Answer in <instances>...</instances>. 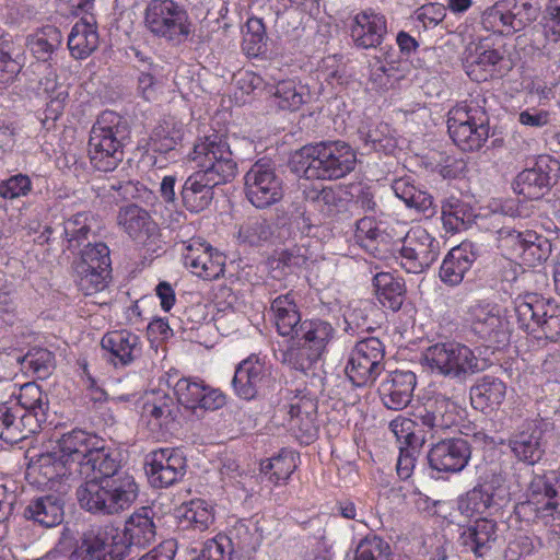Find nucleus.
I'll return each mask as SVG.
<instances>
[{"mask_svg": "<svg viewBox=\"0 0 560 560\" xmlns=\"http://www.w3.org/2000/svg\"><path fill=\"white\" fill-rule=\"evenodd\" d=\"M55 446L70 463L82 466L85 482L77 489V499L83 510L116 515L133 504L138 485L131 474L121 469L117 450L107 447L97 435L81 429L63 433Z\"/></svg>", "mask_w": 560, "mask_h": 560, "instance_id": "obj_1", "label": "nucleus"}, {"mask_svg": "<svg viewBox=\"0 0 560 560\" xmlns=\"http://www.w3.org/2000/svg\"><path fill=\"white\" fill-rule=\"evenodd\" d=\"M130 138L128 120L113 110H104L93 124L89 138L90 160L95 170L113 172L122 161Z\"/></svg>", "mask_w": 560, "mask_h": 560, "instance_id": "obj_2", "label": "nucleus"}, {"mask_svg": "<svg viewBox=\"0 0 560 560\" xmlns=\"http://www.w3.org/2000/svg\"><path fill=\"white\" fill-rule=\"evenodd\" d=\"M299 327L291 342L279 349L277 358L291 369L306 373L327 353L337 331L322 318L305 319Z\"/></svg>", "mask_w": 560, "mask_h": 560, "instance_id": "obj_3", "label": "nucleus"}, {"mask_svg": "<svg viewBox=\"0 0 560 560\" xmlns=\"http://www.w3.org/2000/svg\"><path fill=\"white\" fill-rule=\"evenodd\" d=\"M358 163L354 150L345 141H322L295 151L289 160V171L295 175H318L332 172L348 175Z\"/></svg>", "mask_w": 560, "mask_h": 560, "instance_id": "obj_4", "label": "nucleus"}, {"mask_svg": "<svg viewBox=\"0 0 560 560\" xmlns=\"http://www.w3.org/2000/svg\"><path fill=\"white\" fill-rule=\"evenodd\" d=\"M514 512L527 523H541L548 526L560 520V489L553 470L535 476L526 490V500L518 502Z\"/></svg>", "mask_w": 560, "mask_h": 560, "instance_id": "obj_5", "label": "nucleus"}, {"mask_svg": "<svg viewBox=\"0 0 560 560\" xmlns=\"http://www.w3.org/2000/svg\"><path fill=\"white\" fill-rule=\"evenodd\" d=\"M518 327L538 338L557 341L560 338V308L537 293L518 295L514 302Z\"/></svg>", "mask_w": 560, "mask_h": 560, "instance_id": "obj_6", "label": "nucleus"}, {"mask_svg": "<svg viewBox=\"0 0 560 560\" xmlns=\"http://www.w3.org/2000/svg\"><path fill=\"white\" fill-rule=\"evenodd\" d=\"M422 362L433 372L450 378L464 381L480 371L479 359L466 345L447 340L428 347Z\"/></svg>", "mask_w": 560, "mask_h": 560, "instance_id": "obj_7", "label": "nucleus"}, {"mask_svg": "<svg viewBox=\"0 0 560 560\" xmlns=\"http://www.w3.org/2000/svg\"><path fill=\"white\" fill-rule=\"evenodd\" d=\"M82 466L70 463L54 445L51 450L37 455L27 467V478L37 487H46L59 493L67 487L84 479Z\"/></svg>", "mask_w": 560, "mask_h": 560, "instance_id": "obj_8", "label": "nucleus"}, {"mask_svg": "<svg viewBox=\"0 0 560 560\" xmlns=\"http://www.w3.org/2000/svg\"><path fill=\"white\" fill-rule=\"evenodd\" d=\"M540 9L537 0H501L482 13L481 25L488 32L513 35L535 22Z\"/></svg>", "mask_w": 560, "mask_h": 560, "instance_id": "obj_9", "label": "nucleus"}, {"mask_svg": "<svg viewBox=\"0 0 560 560\" xmlns=\"http://www.w3.org/2000/svg\"><path fill=\"white\" fill-rule=\"evenodd\" d=\"M489 119L477 101L459 105L450 112L447 130L454 143L463 151L479 150L489 137Z\"/></svg>", "mask_w": 560, "mask_h": 560, "instance_id": "obj_10", "label": "nucleus"}, {"mask_svg": "<svg viewBox=\"0 0 560 560\" xmlns=\"http://www.w3.org/2000/svg\"><path fill=\"white\" fill-rule=\"evenodd\" d=\"M398 243L395 258L408 273L425 272L441 253L440 241L421 225L411 226Z\"/></svg>", "mask_w": 560, "mask_h": 560, "instance_id": "obj_11", "label": "nucleus"}, {"mask_svg": "<svg viewBox=\"0 0 560 560\" xmlns=\"http://www.w3.org/2000/svg\"><path fill=\"white\" fill-rule=\"evenodd\" d=\"M124 537L110 523L91 526L72 551V560H124L129 556Z\"/></svg>", "mask_w": 560, "mask_h": 560, "instance_id": "obj_12", "label": "nucleus"}, {"mask_svg": "<svg viewBox=\"0 0 560 560\" xmlns=\"http://www.w3.org/2000/svg\"><path fill=\"white\" fill-rule=\"evenodd\" d=\"M144 22L153 35L173 44L185 42L190 34L188 14L174 0H152L145 9Z\"/></svg>", "mask_w": 560, "mask_h": 560, "instance_id": "obj_13", "label": "nucleus"}, {"mask_svg": "<svg viewBox=\"0 0 560 560\" xmlns=\"http://www.w3.org/2000/svg\"><path fill=\"white\" fill-rule=\"evenodd\" d=\"M385 345L380 338L364 337L351 349L346 375L357 387L372 385L385 369Z\"/></svg>", "mask_w": 560, "mask_h": 560, "instance_id": "obj_14", "label": "nucleus"}, {"mask_svg": "<svg viewBox=\"0 0 560 560\" xmlns=\"http://www.w3.org/2000/svg\"><path fill=\"white\" fill-rule=\"evenodd\" d=\"M463 65L467 75L476 82L502 78L513 68L511 58L502 47L493 48L485 42L468 46Z\"/></svg>", "mask_w": 560, "mask_h": 560, "instance_id": "obj_15", "label": "nucleus"}, {"mask_svg": "<svg viewBox=\"0 0 560 560\" xmlns=\"http://www.w3.org/2000/svg\"><path fill=\"white\" fill-rule=\"evenodd\" d=\"M517 217H521V211L514 201L494 202L489 212V226H487V230L495 232L500 246L511 248L515 255L539 250L540 243H536L538 240L536 234L528 231L523 233L503 224V218L514 219Z\"/></svg>", "mask_w": 560, "mask_h": 560, "instance_id": "obj_16", "label": "nucleus"}, {"mask_svg": "<svg viewBox=\"0 0 560 560\" xmlns=\"http://www.w3.org/2000/svg\"><path fill=\"white\" fill-rule=\"evenodd\" d=\"M192 162L199 167L195 175H235L236 163L225 137L212 130L194 145Z\"/></svg>", "mask_w": 560, "mask_h": 560, "instance_id": "obj_17", "label": "nucleus"}, {"mask_svg": "<svg viewBox=\"0 0 560 560\" xmlns=\"http://www.w3.org/2000/svg\"><path fill=\"white\" fill-rule=\"evenodd\" d=\"M417 425L431 438L454 427L459 419V406L450 396L433 392L413 412Z\"/></svg>", "mask_w": 560, "mask_h": 560, "instance_id": "obj_18", "label": "nucleus"}, {"mask_svg": "<svg viewBox=\"0 0 560 560\" xmlns=\"http://www.w3.org/2000/svg\"><path fill=\"white\" fill-rule=\"evenodd\" d=\"M186 467V458L179 448H156L144 458L145 474L154 488H167L178 482L184 477Z\"/></svg>", "mask_w": 560, "mask_h": 560, "instance_id": "obj_19", "label": "nucleus"}, {"mask_svg": "<svg viewBox=\"0 0 560 560\" xmlns=\"http://www.w3.org/2000/svg\"><path fill=\"white\" fill-rule=\"evenodd\" d=\"M271 382V366L266 357L252 353L235 368L232 386L237 397L252 400L264 394Z\"/></svg>", "mask_w": 560, "mask_h": 560, "instance_id": "obj_20", "label": "nucleus"}, {"mask_svg": "<svg viewBox=\"0 0 560 560\" xmlns=\"http://www.w3.org/2000/svg\"><path fill=\"white\" fill-rule=\"evenodd\" d=\"M472 330L482 339L503 341L510 330L506 310L488 300L475 301L468 308Z\"/></svg>", "mask_w": 560, "mask_h": 560, "instance_id": "obj_21", "label": "nucleus"}, {"mask_svg": "<svg viewBox=\"0 0 560 560\" xmlns=\"http://www.w3.org/2000/svg\"><path fill=\"white\" fill-rule=\"evenodd\" d=\"M498 539V523L479 517L458 528L457 545L462 553L476 558L488 557Z\"/></svg>", "mask_w": 560, "mask_h": 560, "instance_id": "obj_22", "label": "nucleus"}, {"mask_svg": "<svg viewBox=\"0 0 560 560\" xmlns=\"http://www.w3.org/2000/svg\"><path fill=\"white\" fill-rule=\"evenodd\" d=\"M470 457V444L462 438L442 440L433 444L428 453L430 468L445 474L460 472Z\"/></svg>", "mask_w": 560, "mask_h": 560, "instance_id": "obj_23", "label": "nucleus"}, {"mask_svg": "<svg viewBox=\"0 0 560 560\" xmlns=\"http://www.w3.org/2000/svg\"><path fill=\"white\" fill-rule=\"evenodd\" d=\"M183 260L192 273L206 280L219 278L225 268V257L200 240L189 241L185 247Z\"/></svg>", "mask_w": 560, "mask_h": 560, "instance_id": "obj_24", "label": "nucleus"}, {"mask_svg": "<svg viewBox=\"0 0 560 560\" xmlns=\"http://www.w3.org/2000/svg\"><path fill=\"white\" fill-rule=\"evenodd\" d=\"M417 376L409 370L389 372L378 386L383 405L390 410H402L412 400Z\"/></svg>", "mask_w": 560, "mask_h": 560, "instance_id": "obj_25", "label": "nucleus"}, {"mask_svg": "<svg viewBox=\"0 0 560 560\" xmlns=\"http://www.w3.org/2000/svg\"><path fill=\"white\" fill-rule=\"evenodd\" d=\"M106 360L115 368H125L137 360L142 352L140 337L127 329L106 332L101 340Z\"/></svg>", "mask_w": 560, "mask_h": 560, "instance_id": "obj_26", "label": "nucleus"}, {"mask_svg": "<svg viewBox=\"0 0 560 560\" xmlns=\"http://www.w3.org/2000/svg\"><path fill=\"white\" fill-rule=\"evenodd\" d=\"M542 438V430L534 421H526L509 436L508 445L518 462L533 466L544 456Z\"/></svg>", "mask_w": 560, "mask_h": 560, "instance_id": "obj_27", "label": "nucleus"}, {"mask_svg": "<svg viewBox=\"0 0 560 560\" xmlns=\"http://www.w3.org/2000/svg\"><path fill=\"white\" fill-rule=\"evenodd\" d=\"M479 252V246L469 241H464L453 247L440 267L441 281L451 287L462 283L465 275L478 258Z\"/></svg>", "mask_w": 560, "mask_h": 560, "instance_id": "obj_28", "label": "nucleus"}, {"mask_svg": "<svg viewBox=\"0 0 560 560\" xmlns=\"http://www.w3.org/2000/svg\"><path fill=\"white\" fill-rule=\"evenodd\" d=\"M387 34L386 19L373 10L357 13L350 26L351 38L358 48H376Z\"/></svg>", "mask_w": 560, "mask_h": 560, "instance_id": "obj_29", "label": "nucleus"}, {"mask_svg": "<svg viewBox=\"0 0 560 560\" xmlns=\"http://www.w3.org/2000/svg\"><path fill=\"white\" fill-rule=\"evenodd\" d=\"M88 218V213L80 212L66 221L58 222L54 225H46L44 231L35 238V242L43 245L61 241L67 249H73L78 247L90 233Z\"/></svg>", "mask_w": 560, "mask_h": 560, "instance_id": "obj_30", "label": "nucleus"}, {"mask_svg": "<svg viewBox=\"0 0 560 560\" xmlns=\"http://www.w3.org/2000/svg\"><path fill=\"white\" fill-rule=\"evenodd\" d=\"M153 518L154 513L148 506L140 508L127 518L120 534L125 536L129 555L135 549H144L155 541L156 526Z\"/></svg>", "mask_w": 560, "mask_h": 560, "instance_id": "obj_31", "label": "nucleus"}, {"mask_svg": "<svg viewBox=\"0 0 560 560\" xmlns=\"http://www.w3.org/2000/svg\"><path fill=\"white\" fill-rule=\"evenodd\" d=\"M441 218L443 228L448 233H458L469 229L472 223H476L479 228L489 226V213L488 214H476L474 208L456 198L450 197L442 202Z\"/></svg>", "mask_w": 560, "mask_h": 560, "instance_id": "obj_32", "label": "nucleus"}, {"mask_svg": "<svg viewBox=\"0 0 560 560\" xmlns=\"http://www.w3.org/2000/svg\"><path fill=\"white\" fill-rule=\"evenodd\" d=\"M63 509V499L55 491L32 499L24 510V516L42 527L51 528L62 523Z\"/></svg>", "mask_w": 560, "mask_h": 560, "instance_id": "obj_33", "label": "nucleus"}, {"mask_svg": "<svg viewBox=\"0 0 560 560\" xmlns=\"http://www.w3.org/2000/svg\"><path fill=\"white\" fill-rule=\"evenodd\" d=\"M270 310L278 334L283 337L293 338L300 328L299 326L303 324L301 312L296 304V293L289 291L276 296L271 301Z\"/></svg>", "mask_w": 560, "mask_h": 560, "instance_id": "obj_34", "label": "nucleus"}, {"mask_svg": "<svg viewBox=\"0 0 560 560\" xmlns=\"http://www.w3.org/2000/svg\"><path fill=\"white\" fill-rule=\"evenodd\" d=\"M117 223L130 238L139 244H145L158 229L149 212L137 205L121 207Z\"/></svg>", "mask_w": 560, "mask_h": 560, "instance_id": "obj_35", "label": "nucleus"}, {"mask_svg": "<svg viewBox=\"0 0 560 560\" xmlns=\"http://www.w3.org/2000/svg\"><path fill=\"white\" fill-rule=\"evenodd\" d=\"M316 410V404L308 399L290 405L289 428L301 443L310 444L317 435Z\"/></svg>", "mask_w": 560, "mask_h": 560, "instance_id": "obj_36", "label": "nucleus"}, {"mask_svg": "<svg viewBox=\"0 0 560 560\" xmlns=\"http://www.w3.org/2000/svg\"><path fill=\"white\" fill-rule=\"evenodd\" d=\"M357 136L363 148L373 151L392 153L397 147V139L392 127L383 121L374 122L362 120L358 127Z\"/></svg>", "mask_w": 560, "mask_h": 560, "instance_id": "obj_37", "label": "nucleus"}, {"mask_svg": "<svg viewBox=\"0 0 560 560\" xmlns=\"http://www.w3.org/2000/svg\"><path fill=\"white\" fill-rule=\"evenodd\" d=\"M501 498L491 485H477L457 499V509L466 517L481 515L492 509H499Z\"/></svg>", "mask_w": 560, "mask_h": 560, "instance_id": "obj_38", "label": "nucleus"}, {"mask_svg": "<svg viewBox=\"0 0 560 560\" xmlns=\"http://www.w3.org/2000/svg\"><path fill=\"white\" fill-rule=\"evenodd\" d=\"M98 46V34L93 15L78 21L69 36L68 48L75 59L89 57Z\"/></svg>", "mask_w": 560, "mask_h": 560, "instance_id": "obj_39", "label": "nucleus"}, {"mask_svg": "<svg viewBox=\"0 0 560 560\" xmlns=\"http://www.w3.org/2000/svg\"><path fill=\"white\" fill-rule=\"evenodd\" d=\"M246 197L256 208H266L282 198L281 177H244Z\"/></svg>", "mask_w": 560, "mask_h": 560, "instance_id": "obj_40", "label": "nucleus"}, {"mask_svg": "<svg viewBox=\"0 0 560 560\" xmlns=\"http://www.w3.org/2000/svg\"><path fill=\"white\" fill-rule=\"evenodd\" d=\"M505 383L492 375L482 376L470 388V400L476 409L485 410L486 408L494 409L499 407L505 399Z\"/></svg>", "mask_w": 560, "mask_h": 560, "instance_id": "obj_41", "label": "nucleus"}, {"mask_svg": "<svg viewBox=\"0 0 560 560\" xmlns=\"http://www.w3.org/2000/svg\"><path fill=\"white\" fill-rule=\"evenodd\" d=\"M27 420H23L21 408L14 400L0 401V439L9 444H15L26 438V427H31Z\"/></svg>", "mask_w": 560, "mask_h": 560, "instance_id": "obj_42", "label": "nucleus"}, {"mask_svg": "<svg viewBox=\"0 0 560 560\" xmlns=\"http://www.w3.org/2000/svg\"><path fill=\"white\" fill-rule=\"evenodd\" d=\"M298 458L292 450L282 448L278 455L261 463L260 471L273 486L285 485L298 467Z\"/></svg>", "mask_w": 560, "mask_h": 560, "instance_id": "obj_43", "label": "nucleus"}, {"mask_svg": "<svg viewBox=\"0 0 560 560\" xmlns=\"http://www.w3.org/2000/svg\"><path fill=\"white\" fill-rule=\"evenodd\" d=\"M214 177H187L182 196L185 205L191 211H201L207 208L213 198V187L219 185Z\"/></svg>", "mask_w": 560, "mask_h": 560, "instance_id": "obj_44", "label": "nucleus"}, {"mask_svg": "<svg viewBox=\"0 0 560 560\" xmlns=\"http://www.w3.org/2000/svg\"><path fill=\"white\" fill-rule=\"evenodd\" d=\"M378 302L386 308L398 311L404 302L405 283L390 272H378L373 278Z\"/></svg>", "mask_w": 560, "mask_h": 560, "instance_id": "obj_45", "label": "nucleus"}, {"mask_svg": "<svg viewBox=\"0 0 560 560\" xmlns=\"http://www.w3.org/2000/svg\"><path fill=\"white\" fill-rule=\"evenodd\" d=\"M184 125L173 117L163 119L152 131L149 145L155 152L166 153L183 140Z\"/></svg>", "mask_w": 560, "mask_h": 560, "instance_id": "obj_46", "label": "nucleus"}, {"mask_svg": "<svg viewBox=\"0 0 560 560\" xmlns=\"http://www.w3.org/2000/svg\"><path fill=\"white\" fill-rule=\"evenodd\" d=\"M392 189L396 197L405 202L408 208H415L420 212H427L433 206L432 196L413 184L411 177H396Z\"/></svg>", "mask_w": 560, "mask_h": 560, "instance_id": "obj_47", "label": "nucleus"}, {"mask_svg": "<svg viewBox=\"0 0 560 560\" xmlns=\"http://www.w3.org/2000/svg\"><path fill=\"white\" fill-rule=\"evenodd\" d=\"M62 36L54 25H46L27 37V46L38 61H48L60 46Z\"/></svg>", "mask_w": 560, "mask_h": 560, "instance_id": "obj_48", "label": "nucleus"}, {"mask_svg": "<svg viewBox=\"0 0 560 560\" xmlns=\"http://www.w3.org/2000/svg\"><path fill=\"white\" fill-rule=\"evenodd\" d=\"M144 415L149 423L165 431L175 428L178 408L173 398L164 395L156 398L153 402H145Z\"/></svg>", "mask_w": 560, "mask_h": 560, "instance_id": "obj_49", "label": "nucleus"}, {"mask_svg": "<svg viewBox=\"0 0 560 560\" xmlns=\"http://www.w3.org/2000/svg\"><path fill=\"white\" fill-rule=\"evenodd\" d=\"M21 48L7 37L0 38V89L13 82L22 69Z\"/></svg>", "mask_w": 560, "mask_h": 560, "instance_id": "obj_50", "label": "nucleus"}, {"mask_svg": "<svg viewBox=\"0 0 560 560\" xmlns=\"http://www.w3.org/2000/svg\"><path fill=\"white\" fill-rule=\"evenodd\" d=\"M268 36L261 18L252 16L246 22V32L242 42V50L250 58L262 57L267 54Z\"/></svg>", "mask_w": 560, "mask_h": 560, "instance_id": "obj_51", "label": "nucleus"}, {"mask_svg": "<svg viewBox=\"0 0 560 560\" xmlns=\"http://www.w3.org/2000/svg\"><path fill=\"white\" fill-rule=\"evenodd\" d=\"M270 105L280 110L294 112L304 103V94L292 80L280 81L269 89Z\"/></svg>", "mask_w": 560, "mask_h": 560, "instance_id": "obj_52", "label": "nucleus"}, {"mask_svg": "<svg viewBox=\"0 0 560 560\" xmlns=\"http://www.w3.org/2000/svg\"><path fill=\"white\" fill-rule=\"evenodd\" d=\"M273 234L271 224L262 217H249L238 226L237 240L248 246H261Z\"/></svg>", "mask_w": 560, "mask_h": 560, "instance_id": "obj_53", "label": "nucleus"}, {"mask_svg": "<svg viewBox=\"0 0 560 560\" xmlns=\"http://www.w3.org/2000/svg\"><path fill=\"white\" fill-rule=\"evenodd\" d=\"M110 271L109 248L105 243L88 244L81 252V259L77 265V272L85 270Z\"/></svg>", "mask_w": 560, "mask_h": 560, "instance_id": "obj_54", "label": "nucleus"}, {"mask_svg": "<svg viewBox=\"0 0 560 560\" xmlns=\"http://www.w3.org/2000/svg\"><path fill=\"white\" fill-rule=\"evenodd\" d=\"M353 560H394V555L385 539L370 534L359 541Z\"/></svg>", "mask_w": 560, "mask_h": 560, "instance_id": "obj_55", "label": "nucleus"}, {"mask_svg": "<svg viewBox=\"0 0 560 560\" xmlns=\"http://www.w3.org/2000/svg\"><path fill=\"white\" fill-rule=\"evenodd\" d=\"M370 311H373V307L369 301L351 304L345 314V330L350 335L371 331L373 322L370 318Z\"/></svg>", "mask_w": 560, "mask_h": 560, "instance_id": "obj_56", "label": "nucleus"}, {"mask_svg": "<svg viewBox=\"0 0 560 560\" xmlns=\"http://www.w3.org/2000/svg\"><path fill=\"white\" fill-rule=\"evenodd\" d=\"M399 237L400 235L396 233L395 229L385 223L372 238V246H369L365 252L381 260L387 259L390 256L395 257L399 245Z\"/></svg>", "mask_w": 560, "mask_h": 560, "instance_id": "obj_57", "label": "nucleus"}, {"mask_svg": "<svg viewBox=\"0 0 560 560\" xmlns=\"http://www.w3.org/2000/svg\"><path fill=\"white\" fill-rule=\"evenodd\" d=\"M183 518L194 529L203 532L214 522L213 508L205 500H191L185 506Z\"/></svg>", "mask_w": 560, "mask_h": 560, "instance_id": "obj_58", "label": "nucleus"}, {"mask_svg": "<svg viewBox=\"0 0 560 560\" xmlns=\"http://www.w3.org/2000/svg\"><path fill=\"white\" fill-rule=\"evenodd\" d=\"M551 179L556 177H515L511 185L515 194L537 200L556 185V180L551 182Z\"/></svg>", "mask_w": 560, "mask_h": 560, "instance_id": "obj_59", "label": "nucleus"}, {"mask_svg": "<svg viewBox=\"0 0 560 560\" xmlns=\"http://www.w3.org/2000/svg\"><path fill=\"white\" fill-rule=\"evenodd\" d=\"M203 390V381L190 377L179 378L174 385V394L177 397L178 404L192 410L195 413L198 411V398H200Z\"/></svg>", "mask_w": 560, "mask_h": 560, "instance_id": "obj_60", "label": "nucleus"}, {"mask_svg": "<svg viewBox=\"0 0 560 560\" xmlns=\"http://www.w3.org/2000/svg\"><path fill=\"white\" fill-rule=\"evenodd\" d=\"M22 365L38 378H46L55 368V355L44 348L32 349L23 357Z\"/></svg>", "mask_w": 560, "mask_h": 560, "instance_id": "obj_61", "label": "nucleus"}, {"mask_svg": "<svg viewBox=\"0 0 560 560\" xmlns=\"http://www.w3.org/2000/svg\"><path fill=\"white\" fill-rule=\"evenodd\" d=\"M45 92L48 94L46 116L50 119H57L62 114L68 102L69 89L67 85L58 84L56 81L47 79Z\"/></svg>", "mask_w": 560, "mask_h": 560, "instance_id": "obj_62", "label": "nucleus"}, {"mask_svg": "<svg viewBox=\"0 0 560 560\" xmlns=\"http://www.w3.org/2000/svg\"><path fill=\"white\" fill-rule=\"evenodd\" d=\"M233 546L226 535H217L205 542L200 553L192 560H231Z\"/></svg>", "mask_w": 560, "mask_h": 560, "instance_id": "obj_63", "label": "nucleus"}, {"mask_svg": "<svg viewBox=\"0 0 560 560\" xmlns=\"http://www.w3.org/2000/svg\"><path fill=\"white\" fill-rule=\"evenodd\" d=\"M335 514L348 520L361 523L368 526L365 521V502L361 498L346 497L336 501L334 506Z\"/></svg>", "mask_w": 560, "mask_h": 560, "instance_id": "obj_64", "label": "nucleus"}]
</instances>
